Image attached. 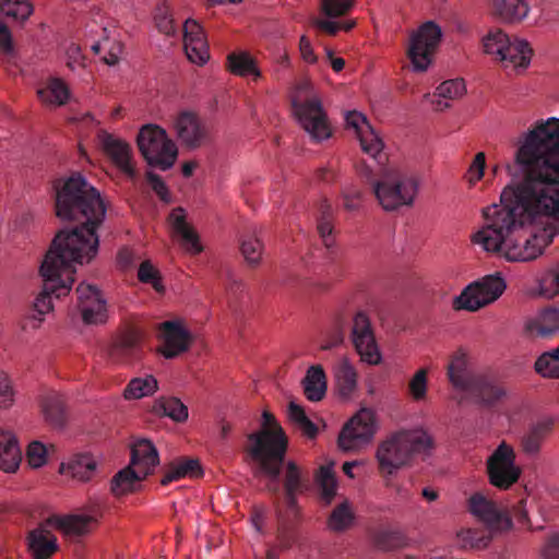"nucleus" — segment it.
Here are the masks:
<instances>
[{
	"mask_svg": "<svg viewBox=\"0 0 559 559\" xmlns=\"http://www.w3.org/2000/svg\"><path fill=\"white\" fill-rule=\"evenodd\" d=\"M521 173L501 192L500 204L484 209V227L473 241L511 262L538 258L551 241L546 233L527 235L526 225L543 217L559 219V119L539 122L515 153Z\"/></svg>",
	"mask_w": 559,
	"mask_h": 559,
	"instance_id": "f257e3e1",
	"label": "nucleus"
},
{
	"mask_svg": "<svg viewBox=\"0 0 559 559\" xmlns=\"http://www.w3.org/2000/svg\"><path fill=\"white\" fill-rule=\"evenodd\" d=\"M56 215L62 221L76 222L71 229L60 230L39 267L43 289L34 301L36 314L32 319L37 328L43 316L52 309V295L66 296L74 282L75 263L93 260L99 246L96 229L106 215V205L100 193L79 173L53 182Z\"/></svg>",
	"mask_w": 559,
	"mask_h": 559,
	"instance_id": "f03ea898",
	"label": "nucleus"
},
{
	"mask_svg": "<svg viewBox=\"0 0 559 559\" xmlns=\"http://www.w3.org/2000/svg\"><path fill=\"white\" fill-rule=\"evenodd\" d=\"M263 429L248 436L250 442L247 452L253 464L255 476H266V489L274 496L280 495V475L285 464L288 439L273 414H262Z\"/></svg>",
	"mask_w": 559,
	"mask_h": 559,
	"instance_id": "7ed1b4c3",
	"label": "nucleus"
},
{
	"mask_svg": "<svg viewBox=\"0 0 559 559\" xmlns=\"http://www.w3.org/2000/svg\"><path fill=\"white\" fill-rule=\"evenodd\" d=\"M388 157L382 163L374 160L376 168L361 162L357 165V171L361 179L369 183L385 211H394L404 205H411L418 190V181L414 176H408L397 169L385 166Z\"/></svg>",
	"mask_w": 559,
	"mask_h": 559,
	"instance_id": "20e7f679",
	"label": "nucleus"
},
{
	"mask_svg": "<svg viewBox=\"0 0 559 559\" xmlns=\"http://www.w3.org/2000/svg\"><path fill=\"white\" fill-rule=\"evenodd\" d=\"M432 448V438L425 431H397L378 447L379 467L383 473L393 474L406 465L414 455H428Z\"/></svg>",
	"mask_w": 559,
	"mask_h": 559,
	"instance_id": "39448f33",
	"label": "nucleus"
},
{
	"mask_svg": "<svg viewBox=\"0 0 559 559\" xmlns=\"http://www.w3.org/2000/svg\"><path fill=\"white\" fill-rule=\"evenodd\" d=\"M158 462L157 450L151 441H136L131 449V465L119 471L111 480L112 493L120 496L134 491Z\"/></svg>",
	"mask_w": 559,
	"mask_h": 559,
	"instance_id": "423d86ee",
	"label": "nucleus"
},
{
	"mask_svg": "<svg viewBox=\"0 0 559 559\" xmlns=\"http://www.w3.org/2000/svg\"><path fill=\"white\" fill-rule=\"evenodd\" d=\"M295 116L306 132L316 141L331 136V130L320 97L312 92V86L304 82L298 86V95L293 98Z\"/></svg>",
	"mask_w": 559,
	"mask_h": 559,
	"instance_id": "0eeeda50",
	"label": "nucleus"
},
{
	"mask_svg": "<svg viewBox=\"0 0 559 559\" xmlns=\"http://www.w3.org/2000/svg\"><path fill=\"white\" fill-rule=\"evenodd\" d=\"M136 143L147 164L160 170L171 168L177 159L178 148L175 142L157 124L143 126L139 131Z\"/></svg>",
	"mask_w": 559,
	"mask_h": 559,
	"instance_id": "6e6552de",
	"label": "nucleus"
},
{
	"mask_svg": "<svg viewBox=\"0 0 559 559\" xmlns=\"http://www.w3.org/2000/svg\"><path fill=\"white\" fill-rule=\"evenodd\" d=\"M506 282L499 275H488L481 281L474 282L454 298L453 308L456 310L476 311L497 300L506 289Z\"/></svg>",
	"mask_w": 559,
	"mask_h": 559,
	"instance_id": "1a4fd4ad",
	"label": "nucleus"
},
{
	"mask_svg": "<svg viewBox=\"0 0 559 559\" xmlns=\"http://www.w3.org/2000/svg\"><path fill=\"white\" fill-rule=\"evenodd\" d=\"M441 36L440 26L432 21L424 23L412 35L407 55L415 71L423 72L427 70Z\"/></svg>",
	"mask_w": 559,
	"mask_h": 559,
	"instance_id": "9d476101",
	"label": "nucleus"
},
{
	"mask_svg": "<svg viewBox=\"0 0 559 559\" xmlns=\"http://www.w3.org/2000/svg\"><path fill=\"white\" fill-rule=\"evenodd\" d=\"M376 430L374 413L369 408H361L341 430L338 447L344 451H356L371 441Z\"/></svg>",
	"mask_w": 559,
	"mask_h": 559,
	"instance_id": "9b49d317",
	"label": "nucleus"
},
{
	"mask_svg": "<svg viewBox=\"0 0 559 559\" xmlns=\"http://www.w3.org/2000/svg\"><path fill=\"white\" fill-rule=\"evenodd\" d=\"M489 481L499 489H509L518 481L521 469L515 465L514 450L502 442L487 460Z\"/></svg>",
	"mask_w": 559,
	"mask_h": 559,
	"instance_id": "f8f14e48",
	"label": "nucleus"
},
{
	"mask_svg": "<svg viewBox=\"0 0 559 559\" xmlns=\"http://www.w3.org/2000/svg\"><path fill=\"white\" fill-rule=\"evenodd\" d=\"M173 127L181 146L197 150L211 140L209 126L191 110H182L174 118Z\"/></svg>",
	"mask_w": 559,
	"mask_h": 559,
	"instance_id": "ddd939ff",
	"label": "nucleus"
},
{
	"mask_svg": "<svg viewBox=\"0 0 559 559\" xmlns=\"http://www.w3.org/2000/svg\"><path fill=\"white\" fill-rule=\"evenodd\" d=\"M350 338L362 361L370 365L380 362L381 356L373 329L369 317L364 311H358L353 318Z\"/></svg>",
	"mask_w": 559,
	"mask_h": 559,
	"instance_id": "4468645a",
	"label": "nucleus"
},
{
	"mask_svg": "<svg viewBox=\"0 0 559 559\" xmlns=\"http://www.w3.org/2000/svg\"><path fill=\"white\" fill-rule=\"evenodd\" d=\"M468 510L489 531H508L512 521L508 513L500 509L497 503L486 498L483 493L476 492L468 499Z\"/></svg>",
	"mask_w": 559,
	"mask_h": 559,
	"instance_id": "2eb2a0df",
	"label": "nucleus"
},
{
	"mask_svg": "<svg viewBox=\"0 0 559 559\" xmlns=\"http://www.w3.org/2000/svg\"><path fill=\"white\" fill-rule=\"evenodd\" d=\"M353 5L354 0H321L320 11L324 17L314 19L313 25L330 36L336 35L340 31L348 32L355 26V21L333 20L346 15Z\"/></svg>",
	"mask_w": 559,
	"mask_h": 559,
	"instance_id": "dca6fc26",
	"label": "nucleus"
},
{
	"mask_svg": "<svg viewBox=\"0 0 559 559\" xmlns=\"http://www.w3.org/2000/svg\"><path fill=\"white\" fill-rule=\"evenodd\" d=\"M78 308L85 324H100L107 320V305L100 290L90 284L76 287Z\"/></svg>",
	"mask_w": 559,
	"mask_h": 559,
	"instance_id": "f3484780",
	"label": "nucleus"
},
{
	"mask_svg": "<svg viewBox=\"0 0 559 559\" xmlns=\"http://www.w3.org/2000/svg\"><path fill=\"white\" fill-rule=\"evenodd\" d=\"M347 127L353 128L359 139L361 150L380 163L385 159L383 142L369 124L367 118L358 111H348L345 116Z\"/></svg>",
	"mask_w": 559,
	"mask_h": 559,
	"instance_id": "a211bd4d",
	"label": "nucleus"
},
{
	"mask_svg": "<svg viewBox=\"0 0 559 559\" xmlns=\"http://www.w3.org/2000/svg\"><path fill=\"white\" fill-rule=\"evenodd\" d=\"M163 345L159 353L167 359H173L186 353L193 341L191 333L179 321H165L159 325Z\"/></svg>",
	"mask_w": 559,
	"mask_h": 559,
	"instance_id": "6ab92c4d",
	"label": "nucleus"
},
{
	"mask_svg": "<svg viewBox=\"0 0 559 559\" xmlns=\"http://www.w3.org/2000/svg\"><path fill=\"white\" fill-rule=\"evenodd\" d=\"M99 140L105 154L111 162L129 178H135L136 170L132 163L131 146L126 141L107 132H102Z\"/></svg>",
	"mask_w": 559,
	"mask_h": 559,
	"instance_id": "aec40b11",
	"label": "nucleus"
},
{
	"mask_svg": "<svg viewBox=\"0 0 559 559\" xmlns=\"http://www.w3.org/2000/svg\"><path fill=\"white\" fill-rule=\"evenodd\" d=\"M183 46L191 62L202 66L209 60V46L204 32L194 20L189 19L183 24Z\"/></svg>",
	"mask_w": 559,
	"mask_h": 559,
	"instance_id": "412c9836",
	"label": "nucleus"
},
{
	"mask_svg": "<svg viewBox=\"0 0 559 559\" xmlns=\"http://www.w3.org/2000/svg\"><path fill=\"white\" fill-rule=\"evenodd\" d=\"M141 353V335L134 330L124 332L109 349L110 358L120 364H132L139 360Z\"/></svg>",
	"mask_w": 559,
	"mask_h": 559,
	"instance_id": "4be33fe9",
	"label": "nucleus"
},
{
	"mask_svg": "<svg viewBox=\"0 0 559 559\" xmlns=\"http://www.w3.org/2000/svg\"><path fill=\"white\" fill-rule=\"evenodd\" d=\"M447 377L453 388L463 392L473 384L477 376L469 369L468 357L463 348L456 349L450 356L447 366Z\"/></svg>",
	"mask_w": 559,
	"mask_h": 559,
	"instance_id": "5701e85b",
	"label": "nucleus"
},
{
	"mask_svg": "<svg viewBox=\"0 0 559 559\" xmlns=\"http://www.w3.org/2000/svg\"><path fill=\"white\" fill-rule=\"evenodd\" d=\"M526 332L534 337H549L559 332V306L543 309L525 323Z\"/></svg>",
	"mask_w": 559,
	"mask_h": 559,
	"instance_id": "b1692460",
	"label": "nucleus"
},
{
	"mask_svg": "<svg viewBox=\"0 0 559 559\" xmlns=\"http://www.w3.org/2000/svg\"><path fill=\"white\" fill-rule=\"evenodd\" d=\"M28 547L34 559H49L58 549L57 537L39 526L28 534Z\"/></svg>",
	"mask_w": 559,
	"mask_h": 559,
	"instance_id": "393cba45",
	"label": "nucleus"
},
{
	"mask_svg": "<svg viewBox=\"0 0 559 559\" xmlns=\"http://www.w3.org/2000/svg\"><path fill=\"white\" fill-rule=\"evenodd\" d=\"M532 55L533 50L527 41L518 38H509L508 46L502 50L498 60H500L506 68L513 67L514 69H525L530 64Z\"/></svg>",
	"mask_w": 559,
	"mask_h": 559,
	"instance_id": "a878e982",
	"label": "nucleus"
},
{
	"mask_svg": "<svg viewBox=\"0 0 559 559\" xmlns=\"http://www.w3.org/2000/svg\"><path fill=\"white\" fill-rule=\"evenodd\" d=\"M57 527L67 536L80 537L88 534L97 524L93 514H70L56 519Z\"/></svg>",
	"mask_w": 559,
	"mask_h": 559,
	"instance_id": "bb28decb",
	"label": "nucleus"
},
{
	"mask_svg": "<svg viewBox=\"0 0 559 559\" xmlns=\"http://www.w3.org/2000/svg\"><path fill=\"white\" fill-rule=\"evenodd\" d=\"M169 222L174 231L181 238L182 245L191 252L199 253L202 247L199 242L198 234L186 222V215L182 207H177L169 214Z\"/></svg>",
	"mask_w": 559,
	"mask_h": 559,
	"instance_id": "cd10ccee",
	"label": "nucleus"
},
{
	"mask_svg": "<svg viewBox=\"0 0 559 559\" xmlns=\"http://www.w3.org/2000/svg\"><path fill=\"white\" fill-rule=\"evenodd\" d=\"M464 392L472 394L478 403L485 406L495 405L506 395V392L501 386L481 376H477L474 379L473 384Z\"/></svg>",
	"mask_w": 559,
	"mask_h": 559,
	"instance_id": "c85d7f7f",
	"label": "nucleus"
},
{
	"mask_svg": "<svg viewBox=\"0 0 559 559\" xmlns=\"http://www.w3.org/2000/svg\"><path fill=\"white\" fill-rule=\"evenodd\" d=\"M202 468L199 460L181 457L170 462L165 469V474L160 480L163 486H167L173 481L185 477H199L202 475Z\"/></svg>",
	"mask_w": 559,
	"mask_h": 559,
	"instance_id": "c756f323",
	"label": "nucleus"
},
{
	"mask_svg": "<svg viewBox=\"0 0 559 559\" xmlns=\"http://www.w3.org/2000/svg\"><path fill=\"white\" fill-rule=\"evenodd\" d=\"M22 460V452L17 440L10 431L0 432V468L4 472H14Z\"/></svg>",
	"mask_w": 559,
	"mask_h": 559,
	"instance_id": "7c9ffc66",
	"label": "nucleus"
},
{
	"mask_svg": "<svg viewBox=\"0 0 559 559\" xmlns=\"http://www.w3.org/2000/svg\"><path fill=\"white\" fill-rule=\"evenodd\" d=\"M40 407L45 420L52 427L61 428L66 424L67 414L63 396L57 392H49L41 396Z\"/></svg>",
	"mask_w": 559,
	"mask_h": 559,
	"instance_id": "2f4dec72",
	"label": "nucleus"
},
{
	"mask_svg": "<svg viewBox=\"0 0 559 559\" xmlns=\"http://www.w3.org/2000/svg\"><path fill=\"white\" fill-rule=\"evenodd\" d=\"M492 13L508 23L522 21L528 13L524 0H490Z\"/></svg>",
	"mask_w": 559,
	"mask_h": 559,
	"instance_id": "473e14b6",
	"label": "nucleus"
},
{
	"mask_svg": "<svg viewBox=\"0 0 559 559\" xmlns=\"http://www.w3.org/2000/svg\"><path fill=\"white\" fill-rule=\"evenodd\" d=\"M306 397L311 402L321 401L326 393V377L320 365L311 366L302 380Z\"/></svg>",
	"mask_w": 559,
	"mask_h": 559,
	"instance_id": "72a5a7b5",
	"label": "nucleus"
},
{
	"mask_svg": "<svg viewBox=\"0 0 559 559\" xmlns=\"http://www.w3.org/2000/svg\"><path fill=\"white\" fill-rule=\"evenodd\" d=\"M96 461L90 454H78L73 456L68 463H62L60 472L70 475L82 481L90 480L95 473Z\"/></svg>",
	"mask_w": 559,
	"mask_h": 559,
	"instance_id": "f704fd0d",
	"label": "nucleus"
},
{
	"mask_svg": "<svg viewBox=\"0 0 559 559\" xmlns=\"http://www.w3.org/2000/svg\"><path fill=\"white\" fill-rule=\"evenodd\" d=\"M37 96L45 105L62 106L68 102L70 91L62 80L51 78L45 86L38 88Z\"/></svg>",
	"mask_w": 559,
	"mask_h": 559,
	"instance_id": "c9c22d12",
	"label": "nucleus"
},
{
	"mask_svg": "<svg viewBox=\"0 0 559 559\" xmlns=\"http://www.w3.org/2000/svg\"><path fill=\"white\" fill-rule=\"evenodd\" d=\"M552 429V423L549 420L539 421L532 426L522 438V449L526 454L535 455L539 452L542 443Z\"/></svg>",
	"mask_w": 559,
	"mask_h": 559,
	"instance_id": "e433bc0d",
	"label": "nucleus"
},
{
	"mask_svg": "<svg viewBox=\"0 0 559 559\" xmlns=\"http://www.w3.org/2000/svg\"><path fill=\"white\" fill-rule=\"evenodd\" d=\"M154 411L158 415L167 416L176 423L188 419V407L175 396H162L154 403Z\"/></svg>",
	"mask_w": 559,
	"mask_h": 559,
	"instance_id": "4c0bfd02",
	"label": "nucleus"
},
{
	"mask_svg": "<svg viewBox=\"0 0 559 559\" xmlns=\"http://www.w3.org/2000/svg\"><path fill=\"white\" fill-rule=\"evenodd\" d=\"M335 380L342 396H349L357 385V373L354 367L342 360L335 368Z\"/></svg>",
	"mask_w": 559,
	"mask_h": 559,
	"instance_id": "58836bf2",
	"label": "nucleus"
},
{
	"mask_svg": "<svg viewBox=\"0 0 559 559\" xmlns=\"http://www.w3.org/2000/svg\"><path fill=\"white\" fill-rule=\"evenodd\" d=\"M158 389L157 380L153 376L132 379L123 391L127 400H138L152 395Z\"/></svg>",
	"mask_w": 559,
	"mask_h": 559,
	"instance_id": "ea45409f",
	"label": "nucleus"
},
{
	"mask_svg": "<svg viewBox=\"0 0 559 559\" xmlns=\"http://www.w3.org/2000/svg\"><path fill=\"white\" fill-rule=\"evenodd\" d=\"M496 531L485 528H463L457 533V537L464 548H486L490 540L491 534Z\"/></svg>",
	"mask_w": 559,
	"mask_h": 559,
	"instance_id": "a19ab883",
	"label": "nucleus"
},
{
	"mask_svg": "<svg viewBox=\"0 0 559 559\" xmlns=\"http://www.w3.org/2000/svg\"><path fill=\"white\" fill-rule=\"evenodd\" d=\"M227 62L229 71L236 75L247 76L252 74L255 78L261 75L254 60L247 52H233L227 57Z\"/></svg>",
	"mask_w": 559,
	"mask_h": 559,
	"instance_id": "79ce46f5",
	"label": "nucleus"
},
{
	"mask_svg": "<svg viewBox=\"0 0 559 559\" xmlns=\"http://www.w3.org/2000/svg\"><path fill=\"white\" fill-rule=\"evenodd\" d=\"M316 481L321 490V497L330 504L336 495V479L332 466L322 465L317 472Z\"/></svg>",
	"mask_w": 559,
	"mask_h": 559,
	"instance_id": "37998d69",
	"label": "nucleus"
},
{
	"mask_svg": "<svg viewBox=\"0 0 559 559\" xmlns=\"http://www.w3.org/2000/svg\"><path fill=\"white\" fill-rule=\"evenodd\" d=\"M288 417L301 430L302 435L309 439L316 438L318 427L308 418L305 409L294 401L288 404Z\"/></svg>",
	"mask_w": 559,
	"mask_h": 559,
	"instance_id": "c03bdc74",
	"label": "nucleus"
},
{
	"mask_svg": "<svg viewBox=\"0 0 559 559\" xmlns=\"http://www.w3.org/2000/svg\"><path fill=\"white\" fill-rule=\"evenodd\" d=\"M534 367L535 371L545 378H559V346L543 353Z\"/></svg>",
	"mask_w": 559,
	"mask_h": 559,
	"instance_id": "a18cd8bd",
	"label": "nucleus"
},
{
	"mask_svg": "<svg viewBox=\"0 0 559 559\" xmlns=\"http://www.w3.org/2000/svg\"><path fill=\"white\" fill-rule=\"evenodd\" d=\"M0 10L10 17L25 22L34 12V5L28 0H0Z\"/></svg>",
	"mask_w": 559,
	"mask_h": 559,
	"instance_id": "49530a36",
	"label": "nucleus"
},
{
	"mask_svg": "<svg viewBox=\"0 0 559 559\" xmlns=\"http://www.w3.org/2000/svg\"><path fill=\"white\" fill-rule=\"evenodd\" d=\"M354 521V513L347 501L336 506L329 518V527L335 532L347 530Z\"/></svg>",
	"mask_w": 559,
	"mask_h": 559,
	"instance_id": "de8ad7c7",
	"label": "nucleus"
},
{
	"mask_svg": "<svg viewBox=\"0 0 559 559\" xmlns=\"http://www.w3.org/2000/svg\"><path fill=\"white\" fill-rule=\"evenodd\" d=\"M537 294L548 299L559 295V263L542 275L538 281Z\"/></svg>",
	"mask_w": 559,
	"mask_h": 559,
	"instance_id": "09e8293b",
	"label": "nucleus"
},
{
	"mask_svg": "<svg viewBox=\"0 0 559 559\" xmlns=\"http://www.w3.org/2000/svg\"><path fill=\"white\" fill-rule=\"evenodd\" d=\"M509 36L501 29H491L483 38L484 51L493 55L498 59L509 43Z\"/></svg>",
	"mask_w": 559,
	"mask_h": 559,
	"instance_id": "8fccbe9b",
	"label": "nucleus"
},
{
	"mask_svg": "<svg viewBox=\"0 0 559 559\" xmlns=\"http://www.w3.org/2000/svg\"><path fill=\"white\" fill-rule=\"evenodd\" d=\"M284 491H302L305 487L301 469L294 461H288L285 464L284 473Z\"/></svg>",
	"mask_w": 559,
	"mask_h": 559,
	"instance_id": "3c124183",
	"label": "nucleus"
},
{
	"mask_svg": "<svg viewBox=\"0 0 559 559\" xmlns=\"http://www.w3.org/2000/svg\"><path fill=\"white\" fill-rule=\"evenodd\" d=\"M154 21L157 29L167 35L174 36L177 33V26L171 16L169 7L166 3L158 5L155 10Z\"/></svg>",
	"mask_w": 559,
	"mask_h": 559,
	"instance_id": "603ef678",
	"label": "nucleus"
},
{
	"mask_svg": "<svg viewBox=\"0 0 559 559\" xmlns=\"http://www.w3.org/2000/svg\"><path fill=\"white\" fill-rule=\"evenodd\" d=\"M262 242L255 236H248L241 240L240 250L241 253L250 265H257L260 262L262 255Z\"/></svg>",
	"mask_w": 559,
	"mask_h": 559,
	"instance_id": "864d4df0",
	"label": "nucleus"
},
{
	"mask_svg": "<svg viewBox=\"0 0 559 559\" xmlns=\"http://www.w3.org/2000/svg\"><path fill=\"white\" fill-rule=\"evenodd\" d=\"M373 540L376 547L384 551L394 550L403 545V536L395 531H380Z\"/></svg>",
	"mask_w": 559,
	"mask_h": 559,
	"instance_id": "5fc2aeb1",
	"label": "nucleus"
},
{
	"mask_svg": "<svg viewBox=\"0 0 559 559\" xmlns=\"http://www.w3.org/2000/svg\"><path fill=\"white\" fill-rule=\"evenodd\" d=\"M466 92L465 83L462 79L448 80L437 87V94L444 99H456Z\"/></svg>",
	"mask_w": 559,
	"mask_h": 559,
	"instance_id": "6e6d98bb",
	"label": "nucleus"
},
{
	"mask_svg": "<svg viewBox=\"0 0 559 559\" xmlns=\"http://www.w3.org/2000/svg\"><path fill=\"white\" fill-rule=\"evenodd\" d=\"M138 277L140 282L151 284L156 292L162 293L164 290L159 272L151 264L150 261H144L140 264Z\"/></svg>",
	"mask_w": 559,
	"mask_h": 559,
	"instance_id": "4d7b16f0",
	"label": "nucleus"
},
{
	"mask_svg": "<svg viewBox=\"0 0 559 559\" xmlns=\"http://www.w3.org/2000/svg\"><path fill=\"white\" fill-rule=\"evenodd\" d=\"M408 388L415 400H423L427 392V370L419 369L411 379Z\"/></svg>",
	"mask_w": 559,
	"mask_h": 559,
	"instance_id": "13d9d810",
	"label": "nucleus"
},
{
	"mask_svg": "<svg viewBox=\"0 0 559 559\" xmlns=\"http://www.w3.org/2000/svg\"><path fill=\"white\" fill-rule=\"evenodd\" d=\"M46 447L39 441H33L27 448V460L32 467H40L46 463Z\"/></svg>",
	"mask_w": 559,
	"mask_h": 559,
	"instance_id": "bf43d9fd",
	"label": "nucleus"
},
{
	"mask_svg": "<svg viewBox=\"0 0 559 559\" xmlns=\"http://www.w3.org/2000/svg\"><path fill=\"white\" fill-rule=\"evenodd\" d=\"M14 402V391L9 376L0 370V408H9Z\"/></svg>",
	"mask_w": 559,
	"mask_h": 559,
	"instance_id": "052dcab7",
	"label": "nucleus"
},
{
	"mask_svg": "<svg viewBox=\"0 0 559 559\" xmlns=\"http://www.w3.org/2000/svg\"><path fill=\"white\" fill-rule=\"evenodd\" d=\"M486 165L485 153L479 152L475 155L473 163L468 168V180L471 183H475L480 180L484 176Z\"/></svg>",
	"mask_w": 559,
	"mask_h": 559,
	"instance_id": "680f3d73",
	"label": "nucleus"
},
{
	"mask_svg": "<svg viewBox=\"0 0 559 559\" xmlns=\"http://www.w3.org/2000/svg\"><path fill=\"white\" fill-rule=\"evenodd\" d=\"M318 233L322 239L323 245L330 249L334 245V238L332 236L333 233V226L331 224V219H328L326 217H319L318 218Z\"/></svg>",
	"mask_w": 559,
	"mask_h": 559,
	"instance_id": "e2e57ef3",
	"label": "nucleus"
},
{
	"mask_svg": "<svg viewBox=\"0 0 559 559\" xmlns=\"http://www.w3.org/2000/svg\"><path fill=\"white\" fill-rule=\"evenodd\" d=\"M362 200V192L359 189L350 188L343 192V205L347 211H357Z\"/></svg>",
	"mask_w": 559,
	"mask_h": 559,
	"instance_id": "0e129e2a",
	"label": "nucleus"
},
{
	"mask_svg": "<svg viewBox=\"0 0 559 559\" xmlns=\"http://www.w3.org/2000/svg\"><path fill=\"white\" fill-rule=\"evenodd\" d=\"M0 49L2 53L8 58H12L14 56V46L11 32L2 22H0Z\"/></svg>",
	"mask_w": 559,
	"mask_h": 559,
	"instance_id": "69168bd1",
	"label": "nucleus"
},
{
	"mask_svg": "<svg viewBox=\"0 0 559 559\" xmlns=\"http://www.w3.org/2000/svg\"><path fill=\"white\" fill-rule=\"evenodd\" d=\"M543 559H559V534H551L547 537L542 549Z\"/></svg>",
	"mask_w": 559,
	"mask_h": 559,
	"instance_id": "338daca9",
	"label": "nucleus"
},
{
	"mask_svg": "<svg viewBox=\"0 0 559 559\" xmlns=\"http://www.w3.org/2000/svg\"><path fill=\"white\" fill-rule=\"evenodd\" d=\"M148 180L151 182L152 189L163 201H168V189L163 181V179L154 174H148Z\"/></svg>",
	"mask_w": 559,
	"mask_h": 559,
	"instance_id": "774afa93",
	"label": "nucleus"
}]
</instances>
